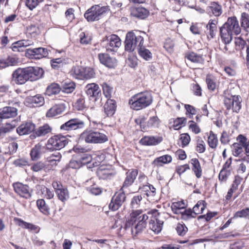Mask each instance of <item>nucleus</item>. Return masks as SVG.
<instances>
[{"mask_svg": "<svg viewBox=\"0 0 249 249\" xmlns=\"http://www.w3.org/2000/svg\"><path fill=\"white\" fill-rule=\"evenodd\" d=\"M43 72V69L38 67L18 68L12 73V81L16 84H24L27 81H34L38 79L42 76Z\"/></svg>", "mask_w": 249, "mask_h": 249, "instance_id": "obj_1", "label": "nucleus"}, {"mask_svg": "<svg viewBox=\"0 0 249 249\" xmlns=\"http://www.w3.org/2000/svg\"><path fill=\"white\" fill-rule=\"evenodd\" d=\"M153 102L152 94L147 91L135 94L129 100L131 108L140 110L149 107Z\"/></svg>", "mask_w": 249, "mask_h": 249, "instance_id": "obj_2", "label": "nucleus"}, {"mask_svg": "<svg viewBox=\"0 0 249 249\" xmlns=\"http://www.w3.org/2000/svg\"><path fill=\"white\" fill-rule=\"evenodd\" d=\"M81 138L87 143H102L108 141L107 136L104 133L94 130H86L81 134Z\"/></svg>", "mask_w": 249, "mask_h": 249, "instance_id": "obj_3", "label": "nucleus"}, {"mask_svg": "<svg viewBox=\"0 0 249 249\" xmlns=\"http://www.w3.org/2000/svg\"><path fill=\"white\" fill-rule=\"evenodd\" d=\"M69 142V140L66 136L61 134L55 135L47 141L46 148L51 151L59 150L65 147Z\"/></svg>", "mask_w": 249, "mask_h": 249, "instance_id": "obj_4", "label": "nucleus"}, {"mask_svg": "<svg viewBox=\"0 0 249 249\" xmlns=\"http://www.w3.org/2000/svg\"><path fill=\"white\" fill-rule=\"evenodd\" d=\"M144 43L143 37L140 35H136L133 32L127 33L124 41V49L125 51L132 52L137 47L143 45Z\"/></svg>", "mask_w": 249, "mask_h": 249, "instance_id": "obj_5", "label": "nucleus"}, {"mask_svg": "<svg viewBox=\"0 0 249 249\" xmlns=\"http://www.w3.org/2000/svg\"><path fill=\"white\" fill-rule=\"evenodd\" d=\"M109 10V6L101 7L99 5H95L89 9L84 14V17L89 22L98 20L101 16Z\"/></svg>", "mask_w": 249, "mask_h": 249, "instance_id": "obj_6", "label": "nucleus"}, {"mask_svg": "<svg viewBox=\"0 0 249 249\" xmlns=\"http://www.w3.org/2000/svg\"><path fill=\"white\" fill-rule=\"evenodd\" d=\"M242 98L239 95L226 96L224 99L225 107L228 110L232 109L233 112L239 113L242 107Z\"/></svg>", "mask_w": 249, "mask_h": 249, "instance_id": "obj_7", "label": "nucleus"}, {"mask_svg": "<svg viewBox=\"0 0 249 249\" xmlns=\"http://www.w3.org/2000/svg\"><path fill=\"white\" fill-rule=\"evenodd\" d=\"M85 92L89 99L93 102L101 101V91L97 84L94 83L87 84L85 88Z\"/></svg>", "mask_w": 249, "mask_h": 249, "instance_id": "obj_8", "label": "nucleus"}, {"mask_svg": "<svg viewBox=\"0 0 249 249\" xmlns=\"http://www.w3.org/2000/svg\"><path fill=\"white\" fill-rule=\"evenodd\" d=\"M103 43L107 52H116L121 45V40L118 36L112 34L104 38Z\"/></svg>", "mask_w": 249, "mask_h": 249, "instance_id": "obj_9", "label": "nucleus"}, {"mask_svg": "<svg viewBox=\"0 0 249 249\" xmlns=\"http://www.w3.org/2000/svg\"><path fill=\"white\" fill-rule=\"evenodd\" d=\"M85 126V122L78 118L71 119L66 122L60 127L62 131H71L79 129H82Z\"/></svg>", "mask_w": 249, "mask_h": 249, "instance_id": "obj_10", "label": "nucleus"}, {"mask_svg": "<svg viewBox=\"0 0 249 249\" xmlns=\"http://www.w3.org/2000/svg\"><path fill=\"white\" fill-rule=\"evenodd\" d=\"M12 186L15 192L20 197L26 199L32 197L33 190L28 185L17 182L13 183Z\"/></svg>", "mask_w": 249, "mask_h": 249, "instance_id": "obj_11", "label": "nucleus"}, {"mask_svg": "<svg viewBox=\"0 0 249 249\" xmlns=\"http://www.w3.org/2000/svg\"><path fill=\"white\" fill-rule=\"evenodd\" d=\"M147 213L152 215V219L149 222V228L156 233L160 232L162 229L163 221L160 220L158 211L156 209L149 211Z\"/></svg>", "mask_w": 249, "mask_h": 249, "instance_id": "obj_12", "label": "nucleus"}, {"mask_svg": "<svg viewBox=\"0 0 249 249\" xmlns=\"http://www.w3.org/2000/svg\"><path fill=\"white\" fill-rule=\"evenodd\" d=\"M148 218V215L142 213L136 218L138 223L134 226V228H132V235L136 236L145 229L147 225L146 220Z\"/></svg>", "mask_w": 249, "mask_h": 249, "instance_id": "obj_13", "label": "nucleus"}, {"mask_svg": "<svg viewBox=\"0 0 249 249\" xmlns=\"http://www.w3.org/2000/svg\"><path fill=\"white\" fill-rule=\"evenodd\" d=\"M125 199L126 196L124 192L116 193L112 197L109 204V209L113 211L118 210L125 201Z\"/></svg>", "mask_w": 249, "mask_h": 249, "instance_id": "obj_14", "label": "nucleus"}, {"mask_svg": "<svg viewBox=\"0 0 249 249\" xmlns=\"http://www.w3.org/2000/svg\"><path fill=\"white\" fill-rule=\"evenodd\" d=\"M26 54L32 58L40 59L47 57L49 54V51L45 48L39 47L35 49H28Z\"/></svg>", "mask_w": 249, "mask_h": 249, "instance_id": "obj_15", "label": "nucleus"}, {"mask_svg": "<svg viewBox=\"0 0 249 249\" xmlns=\"http://www.w3.org/2000/svg\"><path fill=\"white\" fill-rule=\"evenodd\" d=\"M73 150L75 153H81L79 156V160L82 166L89 163L92 160L91 156L86 153L87 150L85 148L82 147L81 146L76 145L73 147Z\"/></svg>", "mask_w": 249, "mask_h": 249, "instance_id": "obj_16", "label": "nucleus"}, {"mask_svg": "<svg viewBox=\"0 0 249 249\" xmlns=\"http://www.w3.org/2000/svg\"><path fill=\"white\" fill-rule=\"evenodd\" d=\"M45 103L43 96L41 94H36L35 96H28L25 100V104L30 107H39L43 106Z\"/></svg>", "mask_w": 249, "mask_h": 249, "instance_id": "obj_17", "label": "nucleus"}, {"mask_svg": "<svg viewBox=\"0 0 249 249\" xmlns=\"http://www.w3.org/2000/svg\"><path fill=\"white\" fill-rule=\"evenodd\" d=\"M142 213V210H133L130 215V219L126 220L124 224L121 225L120 229L124 228L125 231L130 229V231L132 232V228H134L133 225L137 221L136 218Z\"/></svg>", "mask_w": 249, "mask_h": 249, "instance_id": "obj_18", "label": "nucleus"}, {"mask_svg": "<svg viewBox=\"0 0 249 249\" xmlns=\"http://www.w3.org/2000/svg\"><path fill=\"white\" fill-rule=\"evenodd\" d=\"M136 122H139L140 127L143 131L146 130L148 128L157 126L159 124V119L157 116H153L149 118L147 122H146L145 118L143 117L140 120H136Z\"/></svg>", "mask_w": 249, "mask_h": 249, "instance_id": "obj_19", "label": "nucleus"}, {"mask_svg": "<svg viewBox=\"0 0 249 249\" xmlns=\"http://www.w3.org/2000/svg\"><path fill=\"white\" fill-rule=\"evenodd\" d=\"M224 25L236 35H239L241 33V27L239 26L237 18L234 16L229 17Z\"/></svg>", "mask_w": 249, "mask_h": 249, "instance_id": "obj_20", "label": "nucleus"}, {"mask_svg": "<svg viewBox=\"0 0 249 249\" xmlns=\"http://www.w3.org/2000/svg\"><path fill=\"white\" fill-rule=\"evenodd\" d=\"M138 174V170L136 169L129 170L125 174L126 177L124 181L122 189L127 188L132 185Z\"/></svg>", "mask_w": 249, "mask_h": 249, "instance_id": "obj_21", "label": "nucleus"}, {"mask_svg": "<svg viewBox=\"0 0 249 249\" xmlns=\"http://www.w3.org/2000/svg\"><path fill=\"white\" fill-rule=\"evenodd\" d=\"M35 124L32 122H26L21 124L17 128V132L20 136L28 135L35 130Z\"/></svg>", "mask_w": 249, "mask_h": 249, "instance_id": "obj_22", "label": "nucleus"}, {"mask_svg": "<svg viewBox=\"0 0 249 249\" xmlns=\"http://www.w3.org/2000/svg\"><path fill=\"white\" fill-rule=\"evenodd\" d=\"M149 11L144 7H132L130 8V15L140 19H144L149 15Z\"/></svg>", "mask_w": 249, "mask_h": 249, "instance_id": "obj_23", "label": "nucleus"}, {"mask_svg": "<svg viewBox=\"0 0 249 249\" xmlns=\"http://www.w3.org/2000/svg\"><path fill=\"white\" fill-rule=\"evenodd\" d=\"M162 138L160 136H144L140 140V143L143 145H156L160 143Z\"/></svg>", "mask_w": 249, "mask_h": 249, "instance_id": "obj_24", "label": "nucleus"}, {"mask_svg": "<svg viewBox=\"0 0 249 249\" xmlns=\"http://www.w3.org/2000/svg\"><path fill=\"white\" fill-rule=\"evenodd\" d=\"M98 58L102 64L108 68H114L116 65V60L114 58L111 57L107 53L98 54Z\"/></svg>", "mask_w": 249, "mask_h": 249, "instance_id": "obj_25", "label": "nucleus"}, {"mask_svg": "<svg viewBox=\"0 0 249 249\" xmlns=\"http://www.w3.org/2000/svg\"><path fill=\"white\" fill-rule=\"evenodd\" d=\"M18 109L14 107H5L0 108V118L8 119L17 116Z\"/></svg>", "mask_w": 249, "mask_h": 249, "instance_id": "obj_26", "label": "nucleus"}, {"mask_svg": "<svg viewBox=\"0 0 249 249\" xmlns=\"http://www.w3.org/2000/svg\"><path fill=\"white\" fill-rule=\"evenodd\" d=\"M244 135L242 134L239 135L236 137L237 142H234L231 145L232 153L234 157H238L243 153L244 148L242 145L240 143L241 140L243 141Z\"/></svg>", "mask_w": 249, "mask_h": 249, "instance_id": "obj_27", "label": "nucleus"}, {"mask_svg": "<svg viewBox=\"0 0 249 249\" xmlns=\"http://www.w3.org/2000/svg\"><path fill=\"white\" fill-rule=\"evenodd\" d=\"M66 106L64 104H56L50 108L46 115L47 117H53L61 114L65 109Z\"/></svg>", "mask_w": 249, "mask_h": 249, "instance_id": "obj_28", "label": "nucleus"}, {"mask_svg": "<svg viewBox=\"0 0 249 249\" xmlns=\"http://www.w3.org/2000/svg\"><path fill=\"white\" fill-rule=\"evenodd\" d=\"M233 34L229 28H227L224 24L220 28L221 38L225 44H229L231 42Z\"/></svg>", "mask_w": 249, "mask_h": 249, "instance_id": "obj_29", "label": "nucleus"}, {"mask_svg": "<svg viewBox=\"0 0 249 249\" xmlns=\"http://www.w3.org/2000/svg\"><path fill=\"white\" fill-rule=\"evenodd\" d=\"M116 109V102L114 100L108 99L104 105V111L107 116H112Z\"/></svg>", "mask_w": 249, "mask_h": 249, "instance_id": "obj_30", "label": "nucleus"}, {"mask_svg": "<svg viewBox=\"0 0 249 249\" xmlns=\"http://www.w3.org/2000/svg\"><path fill=\"white\" fill-rule=\"evenodd\" d=\"M207 11L209 14L212 13L214 16L218 17L222 13V6L217 2H213L207 8Z\"/></svg>", "mask_w": 249, "mask_h": 249, "instance_id": "obj_31", "label": "nucleus"}, {"mask_svg": "<svg viewBox=\"0 0 249 249\" xmlns=\"http://www.w3.org/2000/svg\"><path fill=\"white\" fill-rule=\"evenodd\" d=\"M18 61L17 58L11 56L7 57L0 58V68L4 69L10 66L16 65Z\"/></svg>", "mask_w": 249, "mask_h": 249, "instance_id": "obj_32", "label": "nucleus"}, {"mask_svg": "<svg viewBox=\"0 0 249 249\" xmlns=\"http://www.w3.org/2000/svg\"><path fill=\"white\" fill-rule=\"evenodd\" d=\"M217 20L210 19L206 25V28L208 31V37L213 38L216 35L217 32Z\"/></svg>", "mask_w": 249, "mask_h": 249, "instance_id": "obj_33", "label": "nucleus"}, {"mask_svg": "<svg viewBox=\"0 0 249 249\" xmlns=\"http://www.w3.org/2000/svg\"><path fill=\"white\" fill-rule=\"evenodd\" d=\"M190 163L192 165V170L196 177L198 178H200L202 174V169L198 160L196 158L192 159L190 160Z\"/></svg>", "mask_w": 249, "mask_h": 249, "instance_id": "obj_34", "label": "nucleus"}, {"mask_svg": "<svg viewBox=\"0 0 249 249\" xmlns=\"http://www.w3.org/2000/svg\"><path fill=\"white\" fill-rule=\"evenodd\" d=\"M52 131V128L48 124H45L39 127L34 131L35 137H43L50 133Z\"/></svg>", "mask_w": 249, "mask_h": 249, "instance_id": "obj_35", "label": "nucleus"}, {"mask_svg": "<svg viewBox=\"0 0 249 249\" xmlns=\"http://www.w3.org/2000/svg\"><path fill=\"white\" fill-rule=\"evenodd\" d=\"M186 57L189 61L196 64L202 65L204 63V59L202 55L196 54L194 52L187 54Z\"/></svg>", "mask_w": 249, "mask_h": 249, "instance_id": "obj_36", "label": "nucleus"}, {"mask_svg": "<svg viewBox=\"0 0 249 249\" xmlns=\"http://www.w3.org/2000/svg\"><path fill=\"white\" fill-rule=\"evenodd\" d=\"M75 88V83L70 79L64 80L61 83V89L64 92L71 93L74 90Z\"/></svg>", "mask_w": 249, "mask_h": 249, "instance_id": "obj_37", "label": "nucleus"}, {"mask_svg": "<svg viewBox=\"0 0 249 249\" xmlns=\"http://www.w3.org/2000/svg\"><path fill=\"white\" fill-rule=\"evenodd\" d=\"M43 147L40 144H36L31 150L30 156L32 160L38 159L42 153Z\"/></svg>", "mask_w": 249, "mask_h": 249, "instance_id": "obj_38", "label": "nucleus"}, {"mask_svg": "<svg viewBox=\"0 0 249 249\" xmlns=\"http://www.w3.org/2000/svg\"><path fill=\"white\" fill-rule=\"evenodd\" d=\"M84 70V68H83L81 66H75L72 67L70 71V74L76 79H83Z\"/></svg>", "mask_w": 249, "mask_h": 249, "instance_id": "obj_39", "label": "nucleus"}, {"mask_svg": "<svg viewBox=\"0 0 249 249\" xmlns=\"http://www.w3.org/2000/svg\"><path fill=\"white\" fill-rule=\"evenodd\" d=\"M186 207V204L183 201H179L172 203L171 209L173 212L175 214H180L182 213V210Z\"/></svg>", "mask_w": 249, "mask_h": 249, "instance_id": "obj_40", "label": "nucleus"}, {"mask_svg": "<svg viewBox=\"0 0 249 249\" xmlns=\"http://www.w3.org/2000/svg\"><path fill=\"white\" fill-rule=\"evenodd\" d=\"M36 206L43 214L48 215L50 213V208L43 199H38L36 201Z\"/></svg>", "mask_w": 249, "mask_h": 249, "instance_id": "obj_41", "label": "nucleus"}, {"mask_svg": "<svg viewBox=\"0 0 249 249\" xmlns=\"http://www.w3.org/2000/svg\"><path fill=\"white\" fill-rule=\"evenodd\" d=\"M241 26L246 32L249 33V15L246 12L241 14L240 18Z\"/></svg>", "mask_w": 249, "mask_h": 249, "instance_id": "obj_42", "label": "nucleus"}, {"mask_svg": "<svg viewBox=\"0 0 249 249\" xmlns=\"http://www.w3.org/2000/svg\"><path fill=\"white\" fill-rule=\"evenodd\" d=\"M138 51L139 54L145 60H149L152 58V53L149 50L145 48L143 44L139 47Z\"/></svg>", "mask_w": 249, "mask_h": 249, "instance_id": "obj_43", "label": "nucleus"}, {"mask_svg": "<svg viewBox=\"0 0 249 249\" xmlns=\"http://www.w3.org/2000/svg\"><path fill=\"white\" fill-rule=\"evenodd\" d=\"M172 157L169 155H165L156 158L153 161L157 166H161L162 164H166L172 161Z\"/></svg>", "mask_w": 249, "mask_h": 249, "instance_id": "obj_44", "label": "nucleus"}, {"mask_svg": "<svg viewBox=\"0 0 249 249\" xmlns=\"http://www.w3.org/2000/svg\"><path fill=\"white\" fill-rule=\"evenodd\" d=\"M240 180L235 178L233 181V183L231 186V188L228 191V193L225 197L226 200H230L231 199L233 193L237 189L238 185L240 184Z\"/></svg>", "mask_w": 249, "mask_h": 249, "instance_id": "obj_45", "label": "nucleus"}, {"mask_svg": "<svg viewBox=\"0 0 249 249\" xmlns=\"http://www.w3.org/2000/svg\"><path fill=\"white\" fill-rule=\"evenodd\" d=\"M56 194L58 199L64 202L69 198V193L67 188L64 187L59 191H56Z\"/></svg>", "mask_w": 249, "mask_h": 249, "instance_id": "obj_46", "label": "nucleus"}, {"mask_svg": "<svg viewBox=\"0 0 249 249\" xmlns=\"http://www.w3.org/2000/svg\"><path fill=\"white\" fill-rule=\"evenodd\" d=\"M60 89L61 88L58 84L53 83L47 87L46 93L49 96L56 94L59 92Z\"/></svg>", "mask_w": 249, "mask_h": 249, "instance_id": "obj_47", "label": "nucleus"}, {"mask_svg": "<svg viewBox=\"0 0 249 249\" xmlns=\"http://www.w3.org/2000/svg\"><path fill=\"white\" fill-rule=\"evenodd\" d=\"M208 143L209 146L212 148H215L218 144L217 136L212 131L210 132V135L208 139Z\"/></svg>", "mask_w": 249, "mask_h": 249, "instance_id": "obj_48", "label": "nucleus"}, {"mask_svg": "<svg viewBox=\"0 0 249 249\" xmlns=\"http://www.w3.org/2000/svg\"><path fill=\"white\" fill-rule=\"evenodd\" d=\"M142 199V196L141 195L134 196L131 199L130 206L133 209L138 208L141 204V201Z\"/></svg>", "mask_w": 249, "mask_h": 249, "instance_id": "obj_49", "label": "nucleus"}, {"mask_svg": "<svg viewBox=\"0 0 249 249\" xmlns=\"http://www.w3.org/2000/svg\"><path fill=\"white\" fill-rule=\"evenodd\" d=\"M204 200L198 201L193 208V213L195 215H197L200 213H202L205 208Z\"/></svg>", "mask_w": 249, "mask_h": 249, "instance_id": "obj_50", "label": "nucleus"}, {"mask_svg": "<svg viewBox=\"0 0 249 249\" xmlns=\"http://www.w3.org/2000/svg\"><path fill=\"white\" fill-rule=\"evenodd\" d=\"M233 218H244L249 219V208L242 209L236 212L233 217Z\"/></svg>", "mask_w": 249, "mask_h": 249, "instance_id": "obj_51", "label": "nucleus"}, {"mask_svg": "<svg viewBox=\"0 0 249 249\" xmlns=\"http://www.w3.org/2000/svg\"><path fill=\"white\" fill-rule=\"evenodd\" d=\"M62 158V155L59 152H55L46 158L47 161L49 163L55 162L54 164L57 165L56 162H59Z\"/></svg>", "mask_w": 249, "mask_h": 249, "instance_id": "obj_52", "label": "nucleus"}, {"mask_svg": "<svg viewBox=\"0 0 249 249\" xmlns=\"http://www.w3.org/2000/svg\"><path fill=\"white\" fill-rule=\"evenodd\" d=\"M186 119L184 117L177 118L173 122V127L175 129L178 130L184 126Z\"/></svg>", "mask_w": 249, "mask_h": 249, "instance_id": "obj_53", "label": "nucleus"}, {"mask_svg": "<svg viewBox=\"0 0 249 249\" xmlns=\"http://www.w3.org/2000/svg\"><path fill=\"white\" fill-rule=\"evenodd\" d=\"M33 42L30 40H21L15 43L16 45L13 47V50L15 51V49L18 47H28L32 45Z\"/></svg>", "mask_w": 249, "mask_h": 249, "instance_id": "obj_54", "label": "nucleus"}, {"mask_svg": "<svg viewBox=\"0 0 249 249\" xmlns=\"http://www.w3.org/2000/svg\"><path fill=\"white\" fill-rule=\"evenodd\" d=\"M64 59L62 58H57L51 60L52 67L54 69H58L62 66L64 63Z\"/></svg>", "mask_w": 249, "mask_h": 249, "instance_id": "obj_55", "label": "nucleus"}, {"mask_svg": "<svg viewBox=\"0 0 249 249\" xmlns=\"http://www.w3.org/2000/svg\"><path fill=\"white\" fill-rule=\"evenodd\" d=\"M83 72V79H90L94 77L95 76V72L93 69L90 67L84 68Z\"/></svg>", "mask_w": 249, "mask_h": 249, "instance_id": "obj_56", "label": "nucleus"}, {"mask_svg": "<svg viewBox=\"0 0 249 249\" xmlns=\"http://www.w3.org/2000/svg\"><path fill=\"white\" fill-rule=\"evenodd\" d=\"M196 142V151L199 153H204L206 149L204 142L200 137H199L197 139Z\"/></svg>", "mask_w": 249, "mask_h": 249, "instance_id": "obj_57", "label": "nucleus"}, {"mask_svg": "<svg viewBox=\"0 0 249 249\" xmlns=\"http://www.w3.org/2000/svg\"><path fill=\"white\" fill-rule=\"evenodd\" d=\"M44 0H26L25 4L28 8L32 10L35 8L39 3L43 1Z\"/></svg>", "mask_w": 249, "mask_h": 249, "instance_id": "obj_58", "label": "nucleus"}, {"mask_svg": "<svg viewBox=\"0 0 249 249\" xmlns=\"http://www.w3.org/2000/svg\"><path fill=\"white\" fill-rule=\"evenodd\" d=\"M180 214H181L182 218L185 220L190 217H195L196 216V215L194 214L193 210H192L191 209H184L183 211H182V213Z\"/></svg>", "mask_w": 249, "mask_h": 249, "instance_id": "obj_59", "label": "nucleus"}, {"mask_svg": "<svg viewBox=\"0 0 249 249\" xmlns=\"http://www.w3.org/2000/svg\"><path fill=\"white\" fill-rule=\"evenodd\" d=\"M13 129L12 126L10 124H6L4 126L0 127V137L3 138L5 134Z\"/></svg>", "mask_w": 249, "mask_h": 249, "instance_id": "obj_60", "label": "nucleus"}, {"mask_svg": "<svg viewBox=\"0 0 249 249\" xmlns=\"http://www.w3.org/2000/svg\"><path fill=\"white\" fill-rule=\"evenodd\" d=\"M41 191L42 194L44 196V197L47 199H50L52 198L54 196L53 191L50 190L49 189L45 186L41 187Z\"/></svg>", "mask_w": 249, "mask_h": 249, "instance_id": "obj_61", "label": "nucleus"}, {"mask_svg": "<svg viewBox=\"0 0 249 249\" xmlns=\"http://www.w3.org/2000/svg\"><path fill=\"white\" fill-rule=\"evenodd\" d=\"M180 136L182 147L187 146L191 140L190 136L187 133H183L181 134Z\"/></svg>", "mask_w": 249, "mask_h": 249, "instance_id": "obj_62", "label": "nucleus"}, {"mask_svg": "<svg viewBox=\"0 0 249 249\" xmlns=\"http://www.w3.org/2000/svg\"><path fill=\"white\" fill-rule=\"evenodd\" d=\"M240 143L242 145L245 151V154L247 157H249V140L244 135L243 141L241 140Z\"/></svg>", "mask_w": 249, "mask_h": 249, "instance_id": "obj_63", "label": "nucleus"}, {"mask_svg": "<svg viewBox=\"0 0 249 249\" xmlns=\"http://www.w3.org/2000/svg\"><path fill=\"white\" fill-rule=\"evenodd\" d=\"M102 89L105 96L107 98H110L112 91V88L107 83H104L102 85Z\"/></svg>", "mask_w": 249, "mask_h": 249, "instance_id": "obj_64", "label": "nucleus"}]
</instances>
